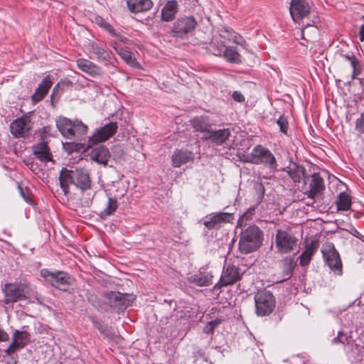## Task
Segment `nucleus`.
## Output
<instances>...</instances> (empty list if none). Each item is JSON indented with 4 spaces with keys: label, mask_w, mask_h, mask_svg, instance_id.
I'll return each instance as SVG.
<instances>
[{
    "label": "nucleus",
    "mask_w": 364,
    "mask_h": 364,
    "mask_svg": "<svg viewBox=\"0 0 364 364\" xmlns=\"http://www.w3.org/2000/svg\"><path fill=\"white\" fill-rule=\"evenodd\" d=\"M56 127L62 136L70 140L79 139L87 134V127L80 120L72 121L59 116L55 119Z\"/></svg>",
    "instance_id": "nucleus-1"
},
{
    "label": "nucleus",
    "mask_w": 364,
    "mask_h": 364,
    "mask_svg": "<svg viewBox=\"0 0 364 364\" xmlns=\"http://www.w3.org/2000/svg\"><path fill=\"white\" fill-rule=\"evenodd\" d=\"M263 232L256 225L249 226L242 232L239 250L242 254H249L257 250L262 244Z\"/></svg>",
    "instance_id": "nucleus-2"
},
{
    "label": "nucleus",
    "mask_w": 364,
    "mask_h": 364,
    "mask_svg": "<svg viewBox=\"0 0 364 364\" xmlns=\"http://www.w3.org/2000/svg\"><path fill=\"white\" fill-rule=\"evenodd\" d=\"M298 242V238L287 230L279 229L276 232L274 245L279 255L289 254L296 250Z\"/></svg>",
    "instance_id": "nucleus-3"
},
{
    "label": "nucleus",
    "mask_w": 364,
    "mask_h": 364,
    "mask_svg": "<svg viewBox=\"0 0 364 364\" xmlns=\"http://www.w3.org/2000/svg\"><path fill=\"white\" fill-rule=\"evenodd\" d=\"M247 157L246 161L254 164H264L272 169L277 166L274 156L268 149L261 145L255 146Z\"/></svg>",
    "instance_id": "nucleus-4"
},
{
    "label": "nucleus",
    "mask_w": 364,
    "mask_h": 364,
    "mask_svg": "<svg viewBox=\"0 0 364 364\" xmlns=\"http://www.w3.org/2000/svg\"><path fill=\"white\" fill-rule=\"evenodd\" d=\"M256 314L264 316L272 313L275 307L273 294L267 291H259L255 295Z\"/></svg>",
    "instance_id": "nucleus-5"
},
{
    "label": "nucleus",
    "mask_w": 364,
    "mask_h": 364,
    "mask_svg": "<svg viewBox=\"0 0 364 364\" xmlns=\"http://www.w3.org/2000/svg\"><path fill=\"white\" fill-rule=\"evenodd\" d=\"M321 252L326 264L334 272L341 275L342 273V263L338 252L332 242H327L322 245Z\"/></svg>",
    "instance_id": "nucleus-6"
},
{
    "label": "nucleus",
    "mask_w": 364,
    "mask_h": 364,
    "mask_svg": "<svg viewBox=\"0 0 364 364\" xmlns=\"http://www.w3.org/2000/svg\"><path fill=\"white\" fill-rule=\"evenodd\" d=\"M134 300L132 295L124 294L117 291H109L104 294V301L109 308L116 311L126 309Z\"/></svg>",
    "instance_id": "nucleus-7"
},
{
    "label": "nucleus",
    "mask_w": 364,
    "mask_h": 364,
    "mask_svg": "<svg viewBox=\"0 0 364 364\" xmlns=\"http://www.w3.org/2000/svg\"><path fill=\"white\" fill-rule=\"evenodd\" d=\"M41 275L52 286L63 291H65L72 283L71 277L64 272H51L43 269Z\"/></svg>",
    "instance_id": "nucleus-8"
},
{
    "label": "nucleus",
    "mask_w": 364,
    "mask_h": 364,
    "mask_svg": "<svg viewBox=\"0 0 364 364\" xmlns=\"http://www.w3.org/2000/svg\"><path fill=\"white\" fill-rule=\"evenodd\" d=\"M196 25L193 16L180 18L174 23L172 33L174 36L183 38L194 31Z\"/></svg>",
    "instance_id": "nucleus-9"
},
{
    "label": "nucleus",
    "mask_w": 364,
    "mask_h": 364,
    "mask_svg": "<svg viewBox=\"0 0 364 364\" xmlns=\"http://www.w3.org/2000/svg\"><path fill=\"white\" fill-rule=\"evenodd\" d=\"M242 273L240 268L232 264H228L224 267L220 279L215 284V289L232 285L240 279Z\"/></svg>",
    "instance_id": "nucleus-10"
},
{
    "label": "nucleus",
    "mask_w": 364,
    "mask_h": 364,
    "mask_svg": "<svg viewBox=\"0 0 364 364\" xmlns=\"http://www.w3.org/2000/svg\"><path fill=\"white\" fill-rule=\"evenodd\" d=\"M290 14L296 23L308 18L311 12V6L307 0H291L289 7Z\"/></svg>",
    "instance_id": "nucleus-11"
},
{
    "label": "nucleus",
    "mask_w": 364,
    "mask_h": 364,
    "mask_svg": "<svg viewBox=\"0 0 364 364\" xmlns=\"http://www.w3.org/2000/svg\"><path fill=\"white\" fill-rule=\"evenodd\" d=\"M305 183L306 188L304 194L309 198L315 199L322 194L325 186L323 178L318 173H314L306 178Z\"/></svg>",
    "instance_id": "nucleus-12"
},
{
    "label": "nucleus",
    "mask_w": 364,
    "mask_h": 364,
    "mask_svg": "<svg viewBox=\"0 0 364 364\" xmlns=\"http://www.w3.org/2000/svg\"><path fill=\"white\" fill-rule=\"evenodd\" d=\"M4 294V303L6 304L14 303L27 298V292L20 284H6Z\"/></svg>",
    "instance_id": "nucleus-13"
},
{
    "label": "nucleus",
    "mask_w": 364,
    "mask_h": 364,
    "mask_svg": "<svg viewBox=\"0 0 364 364\" xmlns=\"http://www.w3.org/2000/svg\"><path fill=\"white\" fill-rule=\"evenodd\" d=\"M233 220L232 214L225 212L213 213L205 216L203 225L208 230L218 228L222 224L230 223Z\"/></svg>",
    "instance_id": "nucleus-14"
},
{
    "label": "nucleus",
    "mask_w": 364,
    "mask_h": 364,
    "mask_svg": "<svg viewBox=\"0 0 364 364\" xmlns=\"http://www.w3.org/2000/svg\"><path fill=\"white\" fill-rule=\"evenodd\" d=\"M11 132L15 137H25L30 134L32 123L28 116H23L14 120L11 126Z\"/></svg>",
    "instance_id": "nucleus-15"
},
{
    "label": "nucleus",
    "mask_w": 364,
    "mask_h": 364,
    "mask_svg": "<svg viewBox=\"0 0 364 364\" xmlns=\"http://www.w3.org/2000/svg\"><path fill=\"white\" fill-rule=\"evenodd\" d=\"M117 129V124L116 122H109L101 127L90 138V141L96 144L107 140L113 136Z\"/></svg>",
    "instance_id": "nucleus-16"
},
{
    "label": "nucleus",
    "mask_w": 364,
    "mask_h": 364,
    "mask_svg": "<svg viewBox=\"0 0 364 364\" xmlns=\"http://www.w3.org/2000/svg\"><path fill=\"white\" fill-rule=\"evenodd\" d=\"M213 278L212 272L208 271L206 268L202 267L197 273L189 277L188 281L198 287H208L213 284Z\"/></svg>",
    "instance_id": "nucleus-17"
},
{
    "label": "nucleus",
    "mask_w": 364,
    "mask_h": 364,
    "mask_svg": "<svg viewBox=\"0 0 364 364\" xmlns=\"http://www.w3.org/2000/svg\"><path fill=\"white\" fill-rule=\"evenodd\" d=\"M73 184L81 190L90 188L91 181L88 171L83 168H77L73 172Z\"/></svg>",
    "instance_id": "nucleus-18"
},
{
    "label": "nucleus",
    "mask_w": 364,
    "mask_h": 364,
    "mask_svg": "<svg viewBox=\"0 0 364 364\" xmlns=\"http://www.w3.org/2000/svg\"><path fill=\"white\" fill-rule=\"evenodd\" d=\"M194 154L188 150L176 149L171 156V164L173 167H180L182 165L193 161Z\"/></svg>",
    "instance_id": "nucleus-19"
},
{
    "label": "nucleus",
    "mask_w": 364,
    "mask_h": 364,
    "mask_svg": "<svg viewBox=\"0 0 364 364\" xmlns=\"http://www.w3.org/2000/svg\"><path fill=\"white\" fill-rule=\"evenodd\" d=\"M110 156L111 155L109 149L102 145L92 149L90 154V157L92 161L103 166H106L107 164Z\"/></svg>",
    "instance_id": "nucleus-20"
},
{
    "label": "nucleus",
    "mask_w": 364,
    "mask_h": 364,
    "mask_svg": "<svg viewBox=\"0 0 364 364\" xmlns=\"http://www.w3.org/2000/svg\"><path fill=\"white\" fill-rule=\"evenodd\" d=\"M230 136V131L229 129H222L208 132V135H205V139H209L213 144L219 146L225 143Z\"/></svg>",
    "instance_id": "nucleus-21"
},
{
    "label": "nucleus",
    "mask_w": 364,
    "mask_h": 364,
    "mask_svg": "<svg viewBox=\"0 0 364 364\" xmlns=\"http://www.w3.org/2000/svg\"><path fill=\"white\" fill-rule=\"evenodd\" d=\"M53 85V81L51 80L50 76H47L42 82L38 85V87L36 90L35 92L32 95V100L33 102H38L43 99V97L46 95L48 90Z\"/></svg>",
    "instance_id": "nucleus-22"
},
{
    "label": "nucleus",
    "mask_w": 364,
    "mask_h": 364,
    "mask_svg": "<svg viewBox=\"0 0 364 364\" xmlns=\"http://www.w3.org/2000/svg\"><path fill=\"white\" fill-rule=\"evenodd\" d=\"M33 154L43 162L52 161V154L46 142H40L33 146Z\"/></svg>",
    "instance_id": "nucleus-23"
},
{
    "label": "nucleus",
    "mask_w": 364,
    "mask_h": 364,
    "mask_svg": "<svg viewBox=\"0 0 364 364\" xmlns=\"http://www.w3.org/2000/svg\"><path fill=\"white\" fill-rule=\"evenodd\" d=\"M129 11L132 13L144 12L152 6L151 0H126Z\"/></svg>",
    "instance_id": "nucleus-24"
},
{
    "label": "nucleus",
    "mask_w": 364,
    "mask_h": 364,
    "mask_svg": "<svg viewBox=\"0 0 364 364\" xmlns=\"http://www.w3.org/2000/svg\"><path fill=\"white\" fill-rule=\"evenodd\" d=\"M318 247V243L315 240L311 241V242L306 246L305 250L299 256V262L301 266H305L310 262L312 256L314 255Z\"/></svg>",
    "instance_id": "nucleus-25"
},
{
    "label": "nucleus",
    "mask_w": 364,
    "mask_h": 364,
    "mask_svg": "<svg viewBox=\"0 0 364 364\" xmlns=\"http://www.w3.org/2000/svg\"><path fill=\"white\" fill-rule=\"evenodd\" d=\"M77 65L79 69L91 76H97L100 74V68L87 59L80 58L77 60Z\"/></svg>",
    "instance_id": "nucleus-26"
},
{
    "label": "nucleus",
    "mask_w": 364,
    "mask_h": 364,
    "mask_svg": "<svg viewBox=\"0 0 364 364\" xmlns=\"http://www.w3.org/2000/svg\"><path fill=\"white\" fill-rule=\"evenodd\" d=\"M73 170H68L66 168H63L60 173V186L65 195H66L69 191V185L70 183H73Z\"/></svg>",
    "instance_id": "nucleus-27"
},
{
    "label": "nucleus",
    "mask_w": 364,
    "mask_h": 364,
    "mask_svg": "<svg viewBox=\"0 0 364 364\" xmlns=\"http://www.w3.org/2000/svg\"><path fill=\"white\" fill-rule=\"evenodd\" d=\"M87 50L102 60H107L109 58V52L105 48L103 45H100L95 42H90L87 45Z\"/></svg>",
    "instance_id": "nucleus-28"
},
{
    "label": "nucleus",
    "mask_w": 364,
    "mask_h": 364,
    "mask_svg": "<svg viewBox=\"0 0 364 364\" xmlns=\"http://www.w3.org/2000/svg\"><path fill=\"white\" fill-rule=\"evenodd\" d=\"M177 6L176 1H168L161 11L162 19L166 21H171L177 13Z\"/></svg>",
    "instance_id": "nucleus-29"
},
{
    "label": "nucleus",
    "mask_w": 364,
    "mask_h": 364,
    "mask_svg": "<svg viewBox=\"0 0 364 364\" xmlns=\"http://www.w3.org/2000/svg\"><path fill=\"white\" fill-rule=\"evenodd\" d=\"M191 124L196 131L205 132V135H208V132H210L209 128L210 124L206 117H195L191 120Z\"/></svg>",
    "instance_id": "nucleus-30"
},
{
    "label": "nucleus",
    "mask_w": 364,
    "mask_h": 364,
    "mask_svg": "<svg viewBox=\"0 0 364 364\" xmlns=\"http://www.w3.org/2000/svg\"><path fill=\"white\" fill-rule=\"evenodd\" d=\"M115 50L119 54V55L129 65L136 68L139 65V63L136 60L135 58L133 57L132 53L123 48H117L114 47Z\"/></svg>",
    "instance_id": "nucleus-31"
},
{
    "label": "nucleus",
    "mask_w": 364,
    "mask_h": 364,
    "mask_svg": "<svg viewBox=\"0 0 364 364\" xmlns=\"http://www.w3.org/2000/svg\"><path fill=\"white\" fill-rule=\"evenodd\" d=\"M223 56L230 63H239L241 62V56L235 47L229 46L223 50Z\"/></svg>",
    "instance_id": "nucleus-32"
},
{
    "label": "nucleus",
    "mask_w": 364,
    "mask_h": 364,
    "mask_svg": "<svg viewBox=\"0 0 364 364\" xmlns=\"http://www.w3.org/2000/svg\"><path fill=\"white\" fill-rule=\"evenodd\" d=\"M289 176L291 178L294 182H299L304 175V168L301 166L294 164L288 168Z\"/></svg>",
    "instance_id": "nucleus-33"
},
{
    "label": "nucleus",
    "mask_w": 364,
    "mask_h": 364,
    "mask_svg": "<svg viewBox=\"0 0 364 364\" xmlns=\"http://www.w3.org/2000/svg\"><path fill=\"white\" fill-rule=\"evenodd\" d=\"M337 208L338 210H347L350 208V197L345 192L341 193L336 200Z\"/></svg>",
    "instance_id": "nucleus-34"
},
{
    "label": "nucleus",
    "mask_w": 364,
    "mask_h": 364,
    "mask_svg": "<svg viewBox=\"0 0 364 364\" xmlns=\"http://www.w3.org/2000/svg\"><path fill=\"white\" fill-rule=\"evenodd\" d=\"M12 340L18 343L20 347H24L29 342V333L26 331L16 330L12 336Z\"/></svg>",
    "instance_id": "nucleus-35"
},
{
    "label": "nucleus",
    "mask_w": 364,
    "mask_h": 364,
    "mask_svg": "<svg viewBox=\"0 0 364 364\" xmlns=\"http://www.w3.org/2000/svg\"><path fill=\"white\" fill-rule=\"evenodd\" d=\"M281 264L284 274L289 276L294 268V259L292 257H285L281 261Z\"/></svg>",
    "instance_id": "nucleus-36"
},
{
    "label": "nucleus",
    "mask_w": 364,
    "mask_h": 364,
    "mask_svg": "<svg viewBox=\"0 0 364 364\" xmlns=\"http://www.w3.org/2000/svg\"><path fill=\"white\" fill-rule=\"evenodd\" d=\"M224 33H227L228 36H222L224 38H228L229 41H232L233 43L237 45H240L242 46H244L245 45V41L243 39V38L240 35L232 31L230 29H225Z\"/></svg>",
    "instance_id": "nucleus-37"
},
{
    "label": "nucleus",
    "mask_w": 364,
    "mask_h": 364,
    "mask_svg": "<svg viewBox=\"0 0 364 364\" xmlns=\"http://www.w3.org/2000/svg\"><path fill=\"white\" fill-rule=\"evenodd\" d=\"M343 57L350 63L353 68V77L355 78L360 72V65L359 60L352 55H344Z\"/></svg>",
    "instance_id": "nucleus-38"
},
{
    "label": "nucleus",
    "mask_w": 364,
    "mask_h": 364,
    "mask_svg": "<svg viewBox=\"0 0 364 364\" xmlns=\"http://www.w3.org/2000/svg\"><path fill=\"white\" fill-rule=\"evenodd\" d=\"M117 208V201L114 198H109L107 206L101 212L100 215L102 216H108L111 215L114 213V212Z\"/></svg>",
    "instance_id": "nucleus-39"
},
{
    "label": "nucleus",
    "mask_w": 364,
    "mask_h": 364,
    "mask_svg": "<svg viewBox=\"0 0 364 364\" xmlns=\"http://www.w3.org/2000/svg\"><path fill=\"white\" fill-rule=\"evenodd\" d=\"M221 323V319H215L208 322L204 327V332L207 334L212 333L216 326Z\"/></svg>",
    "instance_id": "nucleus-40"
},
{
    "label": "nucleus",
    "mask_w": 364,
    "mask_h": 364,
    "mask_svg": "<svg viewBox=\"0 0 364 364\" xmlns=\"http://www.w3.org/2000/svg\"><path fill=\"white\" fill-rule=\"evenodd\" d=\"M277 123L279 127L280 131L284 134H287V131L289 128V124L287 122V117L284 116H281L277 120Z\"/></svg>",
    "instance_id": "nucleus-41"
},
{
    "label": "nucleus",
    "mask_w": 364,
    "mask_h": 364,
    "mask_svg": "<svg viewBox=\"0 0 364 364\" xmlns=\"http://www.w3.org/2000/svg\"><path fill=\"white\" fill-rule=\"evenodd\" d=\"M23 347H20L18 343H16L14 340L12 341L9 346L7 349L4 350V353L7 355H12L17 350L23 348Z\"/></svg>",
    "instance_id": "nucleus-42"
},
{
    "label": "nucleus",
    "mask_w": 364,
    "mask_h": 364,
    "mask_svg": "<svg viewBox=\"0 0 364 364\" xmlns=\"http://www.w3.org/2000/svg\"><path fill=\"white\" fill-rule=\"evenodd\" d=\"M209 50L212 54L220 56L223 53V48L218 46L214 42H212L210 44Z\"/></svg>",
    "instance_id": "nucleus-43"
},
{
    "label": "nucleus",
    "mask_w": 364,
    "mask_h": 364,
    "mask_svg": "<svg viewBox=\"0 0 364 364\" xmlns=\"http://www.w3.org/2000/svg\"><path fill=\"white\" fill-rule=\"evenodd\" d=\"M356 129L359 132H364V112L356 121Z\"/></svg>",
    "instance_id": "nucleus-44"
},
{
    "label": "nucleus",
    "mask_w": 364,
    "mask_h": 364,
    "mask_svg": "<svg viewBox=\"0 0 364 364\" xmlns=\"http://www.w3.org/2000/svg\"><path fill=\"white\" fill-rule=\"evenodd\" d=\"M232 98L239 102H243L245 100L244 96L240 92L235 91L232 93Z\"/></svg>",
    "instance_id": "nucleus-45"
},
{
    "label": "nucleus",
    "mask_w": 364,
    "mask_h": 364,
    "mask_svg": "<svg viewBox=\"0 0 364 364\" xmlns=\"http://www.w3.org/2000/svg\"><path fill=\"white\" fill-rule=\"evenodd\" d=\"M63 149L68 153H71L75 149L74 147L76 146L73 143H63Z\"/></svg>",
    "instance_id": "nucleus-46"
},
{
    "label": "nucleus",
    "mask_w": 364,
    "mask_h": 364,
    "mask_svg": "<svg viewBox=\"0 0 364 364\" xmlns=\"http://www.w3.org/2000/svg\"><path fill=\"white\" fill-rule=\"evenodd\" d=\"M9 334L0 327V342L9 340Z\"/></svg>",
    "instance_id": "nucleus-47"
},
{
    "label": "nucleus",
    "mask_w": 364,
    "mask_h": 364,
    "mask_svg": "<svg viewBox=\"0 0 364 364\" xmlns=\"http://www.w3.org/2000/svg\"><path fill=\"white\" fill-rule=\"evenodd\" d=\"M252 215V210H248L246 213H245L238 220V223L242 225L243 220L245 219L247 220L250 215Z\"/></svg>",
    "instance_id": "nucleus-48"
},
{
    "label": "nucleus",
    "mask_w": 364,
    "mask_h": 364,
    "mask_svg": "<svg viewBox=\"0 0 364 364\" xmlns=\"http://www.w3.org/2000/svg\"><path fill=\"white\" fill-rule=\"evenodd\" d=\"M343 333H338V336L336 338H334L332 341L333 343H345V341L343 339Z\"/></svg>",
    "instance_id": "nucleus-49"
},
{
    "label": "nucleus",
    "mask_w": 364,
    "mask_h": 364,
    "mask_svg": "<svg viewBox=\"0 0 364 364\" xmlns=\"http://www.w3.org/2000/svg\"><path fill=\"white\" fill-rule=\"evenodd\" d=\"M18 190H19V192H20V194L21 196H22V198L28 203H30L31 202V199L27 197L26 195H25V193L23 191V189L21 187L20 185L18 186Z\"/></svg>",
    "instance_id": "nucleus-50"
},
{
    "label": "nucleus",
    "mask_w": 364,
    "mask_h": 364,
    "mask_svg": "<svg viewBox=\"0 0 364 364\" xmlns=\"http://www.w3.org/2000/svg\"><path fill=\"white\" fill-rule=\"evenodd\" d=\"M51 127L50 126L44 127L42 130V134L44 136L47 135H50Z\"/></svg>",
    "instance_id": "nucleus-51"
},
{
    "label": "nucleus",
    "mask_w": 364,
    "mask_h": 364,
    "mask_svg": "<svg viewBox=\"0 0 364 364\" xmlns=\"http://www.w3.org/2000/svg\"><path fill=\"white\" fill-rule=\"evenodd\" d=\"M359 37L360 41H364V24L361 26L359 31Z\"/></svg>",
    "instance_id": "nucleus-52"
},
{
    "label": "nucleus",
    "mask_w": 364,
    "mask_h": 364,
    "mask_svg": "<svg viewBox=\"0 0 364 364\" xmlns=\"http://www.w3.org/2000/svg\"><path fill=\"white\" fill-rule=\"evenodd\" d=\"M107 28L108 30V31L111 33H112L114 36H117V33H115L114 28L110 26V25H107Z\"/></svg>",
    "instance_id": "nucleus-53"
},
{
    "label": "nucleus",
    "mask_w": 364,
    "mask_h": 364,
    "mask_svg": "<svg viewBox=\"0 0 364 364\" xmlns=\"http://www.w3.org/2000/svg\"><path fill=\"white\" fill-rule=\"evenodd\" d=\"M17 363V358L11 357L9 364H16Z\"/></svg>",
    "instance_id": "nucleus-54"
},
{
    "label": "nucleus",
    "mask_w": 364,
    "mask_h": 364,
    "mask_svg": "<svg viewBox=\"0 0 364 364\" xmlns=\"http://www.w3.org/2000/svg\"><path fill=\"white\" fill-rule=\"evenodd\" d=\"M307 28H308V26H306V27H305L304 29H302L301 32H302V35H303V36H304L305 32H306V31Z\"/></svg>",
    "instance_id": "nucleus-55"
},
{
    "label": "nucleus",
    "mask_w": 364,
    "mask_h": 364,
    "mask_svg": "<svg viewBox=\"0 0 364 364\" xmlns=\"http://www.w3.org/2000/svg\"><path fill=\"white\" fill-rule=\"evenodd\" d=\"M180 313V317L182 318L183 316V314H184V312L183 311H180V312H177V314Z\"/></svg>",
    "instance_id": "nucleus-56"
},
{
    "label": "nucleus",
    "mask_w": 364,
    "mask_h": 364,
    "mask_svg": "<svg viewBox=\"0 0 364 364\" xmlns=\"http://www.w3.org/2000/svg\"><path fill=\"white\" fill-rule=\"evenodd\" d=\"M97 328H98V329H99V330H100L102 332H103L102 328L101 329V328H100V327H97Z\"/></svg>",
    "instance_id": "nucleus-57"
},
{
    "label": "nucleus",
    "mask_w": 364,
    "mask_h": 364,
    "mask_svg": "<svg viewBox=\"0 0 364 364\" xmlns=\"http://www.w3.org/2000/svg\"><path fill=\"white\" fill-rule=\"evenodd\" d=\"M59 85H57L55 87H54V90H56L57 87H58Z\"/></svg>",
    "instance_id": "nucleus-58"
}]
</instances>
